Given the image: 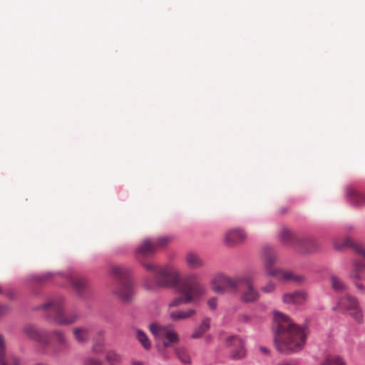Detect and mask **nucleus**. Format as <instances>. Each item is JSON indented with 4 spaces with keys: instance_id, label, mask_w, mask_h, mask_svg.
Wrapping results in <instances>:
<instances>
[{
    "instance_id": "f257e3e1",
    "label": "nucleus",
    "mask_w": 365,
    "mask_h": 365,
    "mask_svg": "<svg viewBox=\"0 0 365 365\" xmlns=\"http://www.w3.org/2000/svg\"><path fill=\"white\" fill-rule=\"evenodd\" d=\"M272 330L274 344L281 354H292L300 351L304 347L307 336L308 324L298 325L289 316L279 311L273 312Z\"/></svg>"
},
{
    "instance_id": "f03ea898",
    "label": "nucleus",
    "mask_w": 365,
    "mask_h": 365,
    "mask_svg": "<svg viewBox=\"0 0 365 365\" xmlns=\"http://www.w3.org/2000/svg\"><path fill=\"white\" fill-rule=\"evenodd\" d=\"M212 292L220 295H239L256 297V289L251 282L244 277H230L223 273L215 274L210 281Z\"/></svg>"
},
{
    "instance_id": "7ed1b4c3",
    "label": "nucleus",
    "mask_w": 365,
    "mask_h": 365,
    "mask_svg": "<svg viewBox=\"0 0 365 365\" xmlns=\"http://www.w3.org/2000/svg\"><path fill=\"white\" fill-rule=\"evenodd\" d=\"M156 250L153 240H145L137 249V258L143 267L154 274L158 284H173L178 277V272L176 269L166 266L158 267L152 262H144L143 258L153 255Z\"/></svg>"
},
{
    "instance_id": "20e7f679",
    "label": "nucleus",
    "mask_w": 365,
    "mask_h": 365,
    "mask_svg": "<svg viewBox=\"0 0 365 365\" xmlns=\"http://www.w3.org/2000/svg\"><path fill=\"white\" fill-rule=\"evenodd\" d=\"M43 309L46 311V317L58 325L73 324L80 317L77 309H66L62 298H52L51 300L37 307L35 309Z\"/></svg>"
},
{
    "instance_id": "39448f33",
    "label": "nucleus",
    "mask_w": 365,
    "mask_h": 365,
    "mask_svg": "<svg viewBox=\"0 0 365 365\" xmlns=\"http://www.w3.org/2000/svg\"><path fill=\"white\" fill-rule=\"evenodd\" d=\"M161 287H176L184 297H203L208 294V289L198 278L196 274H191L180 280L178 274V280L173 284H158Z\"/></svg>"
},
{
    "instance_id": "423d86ee",
    "label": "nucleus",
    "mask_w": 365,
    "mask_h": 365,
    "mask_svg": "<svg viewBox=\"0 0 365 365\" xmlns=\"http://www.w3.org/2000/svg\"><path fill=\"white\" fill-rule=\"evenodd\" d=\"M333 309L350 314L357 323L363 322V314L356 298H340L337 305L333 307Z\"/></svg>"
},
{
    "instance_id": "0eeeda50",
    "label": "nucleus",
    "mask_w": 365,
    "mask_h": 365,
    "mask_svg": "<svg viewBox=\"0 0 365 365\" xmlns=\"http://www.w3.org/2000/svg\"><path fill=\"white\" fill-rule=\"evenodd\" d=\"M24 333L31 340L36 341L41 346L38 351L46 353V346L50 343L51 333L47 331H39L36 326L27 324L23 327Z\"/></svg>"
},
{
    "instance_id": "6e6552de",
    "label": "nucleus",
    "mask_w": 365,
    "mask_h": 365,
    "mask_svg": "<svg viewBox=\"0 0 365 365\" xmlns=\"http://www.w3.org/2000/svg\"><path fill=\"white\" fill-rule=\"evenodd\" d=\"M225 345L232 348L230 353V357L232 360H241L246 356L245 340L237 335H231L226 338Z\"/></svg>"
},
{
    "instance_id": "1a4fd4ad",
    "label": "nucleus",
    "mask_w": 365,
    "mask_h": 365,
    "mask_svg": "<svg viewBox=\"0 0 365 365\" xmlns=\"http://www.w3.org/2000/svg\"><path fill=\"white\" fill-rule=\"evenodd\" d=\"M361 255V259H356L352 263L351 270L349 277L352 280H361L364 279L363 272L365 271V249L360 247L356 249Z\"/></svg>"
},
{
    "instance_id": "9d476101",
    "label": "nucleus",
    "mask_w": 365,
    "mask_h": 365,
    "mask_svg": "<svg viewBox=\"0 0 365 365\" xmlns=\"http://www.w3.org/2000/svg\"><path fill=\"white\" fill-rule=\"evenodd\" d=\"M271 276L275 277L278 280L285 282H292L296 284H302L305 281L304 276L298 274L292 271L281 268L271 271Z\"/></svg>"
},
{
    "instance_id": "9b49d317",
    "label": "nucleus",
    "mask_w": 365,
    "mask_h": 365,
    "mask_svg": "<svg viewBox=\"0 0 365 365\" xmlns=\"http://www.w3.org/2000/svg\"><path fill=\"white\" fill-rule=\"evenodd\" d=\"M247 237L245 232L240 228L229 230L225 234V242L230 245H235L243 242Z\"/></svg>"
},
{
    "instance_id": "f8f14e48",
    "label": "nucleus",
    "mask_w": 365,
    "mask_h": 365,
    "mask_svg": "<svg viewBox=\"0 0 365 365\" xmlns=\"http://www.w3.org/2000/svg\"><path fill=\"white\" fill-rule=\"evenodd\" d=\"M262 257L266 272L269 276H271V271L277 270L278 269L273 267V264L277 261L275 251L272 247H264L262 250Z\"/></svg>"
},
{
    "instance_id": "ddd939ff",
    "label": "nucleus",
    "mask_w": 365,
    "mask_h": 365,
    "mask_svg": "<svg viewBox=\"0 0 365 365\" xmlns=\"http://www.w3.org/2000/svg\"><path fill=\"white\" fill-rule=\"evenodd\" d=\"M0 365H20V359L11 354L6 359L5 341L2 334H0Z\"/></svg>"
},
{
    "instance_id": "4468645a",
    "label": "nucleus",
    "mask_w": 365,
    "mask_h": 365,
    "mask_svg": "<svg viewBox=\"0 0 365 365\" xmlns=\"http://www.w3.org/2000/svg\"><path fill=\"white\" fill-rule=\"evenodd\" d=\"M329 284L331 289L336 293L342 294L348 291V284L340 277L335 274L329 277Z\"/></svg>"
},
{
    "instance_id": "2eb2a0df",
    "label": "nucleus",
    "mask_w": 365,
    "mask_h": 365,
    "mask_svg": "<svg viewBox=\"0 0 365 365\" xmlns=\"http://www.w3.org/2000/svg\"><path fill=\"white\" fill-rule=\"evenodd\" d=\"M186 264L191 269H200L205 265L203 259L194 252H187L185 257Z\"/></svg>"
},
{
    "instance_id": "dca6fc26",
    "label": "nucleus",
    "mask_w": 365,
    "mask_h": 365,
    "mask_svg": "<svg viewBox=\"0 0 365 365\" xmlns=\"http://www.w3.org/2000/svg\"><path fill=\"white\" fill-rule=\"evenodd\" d=\"M307 298H283V302L292 311H302L306 308Z\"/></svg>"
},
{
    "instance_id": "f3484780",
    "label": "nucleus",
    "mask_w": 365,
    "mask_h": 365,
    "mask_svg": "<svg viewBox=\"0 0 365 365\" xmlns=\"http://www.w3.org/2000/svg\"><path fill=\"white\" fill-rule=\"evenodd\" d=\"M280 240L288 245H297L299 239L288 229L282 228L279 232Z\"/></svg>"
},
{
    "instance_id": "a211bd4d",
    "label": "nucleus",
    "mask_w": 365,
    "mask_h": 365,
    "mask_svg": "<svg viewBox=\"0 0 365 365\" xmlns=\"http://www.w3.org/2000/svg\"><path fill=\"white\" fill-rule=\"evenodd\" d=\"M297 245L301 247L302 251L305 252H313L318 248V244L314 238H305L299 240Z\"/></svg>"
},
{
    "instance_id": "6ab92c4d",
    "label": "nucleus",
    "mask_w": 365,
    "mask_h": 365,
    "mask_svg": "<svg viewBox=\"0 0 365 365\" xmlns=\"http://www.w3.org/2000/svg\"><path fill=\"white\" fill-rule=\"evenodd\" d=\"M347 195L352 203L356 205H365V195L358 192L354 188L349 187L347 189Z\"/></svg>"
},
{
    "instance_id": "aec40b11",
    "label": "nucleus",
    "mask_w": 365,
    "mask_h": 365,
    "mask_svg": "<svg viewBox=\"0 0 365 365\" xmlns=\"http://www.w3.org/2000/svg\"><path fill=\"white\" fill-rule=\"evenodd\" d=\"M70 282L73 287L79 292L86 290L88 287V280L83 277L72 276L70 277Z\"/></svg>"
},
{
    "instance_id": "412c9836",
    "label": "nucleus",
    "mask_w": 365,
    "mask_h": 365,
    "mask_svg": "<svg viewBox=\"0 0 365 365\" xmlns=\"http://www.w3.org/2000/svg\"><path fill=\"white\" fill-rule=\"evenodd\" d=\"M210 327V319L206 317L203 319L202 323L194 330L191 336L193 339L200 338Z\"/></svg>"
},
{
    "instance_id": "4be33fe9",
    "label": "nucleus",
    "mask_w": 365,
    "mask_h": 365,
    "mask_svg": "<svg viewBox=\"0 0 365 365\" xmlns=\"http://www.w3.org/2000/svg\"><path fill=\"white\" fill-rule=\"evenodd\" d=\"M200 298H175L170 303V307H178L181 304H193L195 307L200 306Z\"/></svg>"
},
{
    "instance_id": "5701e85b",
    "label": "nucleus",
    "mask_w": 365,
    "mask_h": 365,
    "mask_svg": "<svg viewBox=\"0 0 365 365\" xmlns=\"http://www.w3.org/2000/svg\"><path fill=\"white\" fill-rule=\"evenodd\" d=\"M108 272L111 276L121 279L126 276L128 269L121 265L110 264L108 267Z\"/></svg>"
},
{
    "instance_id": "b1692460",
    "label": "nucleus",
    "mask_w": 365,
    "mask_h": 365,
    "mask_svg": "<svg viewBox=\"0 0 365 365\" xmlns=\"http://www.w3.org/2000/svg\"><path fill=\"white\" fill-rule=\"evenodd\" d=\"M118 295V297H132L135 294V287L130 283H126L122 285H120L118 287V292L115 293Z\"/></svg>"
},
{
    "instance_id": "393cba45",
    "label": "nucleus",
    "mask_w": 365,
    "mask_h": 365,
    "mask_svg": "<svg viewBox=\"0 0 365 365\" xmlns=\"http://www.w3.org/2000/svg\"><path fill=\"white\" fill-rule=\"evenodd\" d=\"M195 313L192 308L187 309L185 311L177 310L170 313V318L173 320L187 319Z\"/></svg>"
},
{
    "instance_id": "a878e982",
    "label": "nucleus",
    "mask_w": 365,
    "mask_h": 365,
    "mask_svg": "<svg viewBox=\"0 0 365 365\" xmlns=\"http://www.w3.org/2000/svg\"><path fill=\"white\" fill-rule=\"evenodd\" d=\"M136 338L145 350L151 348V343L147 334L141 329L136 330Z\"/></svg>"
},
{
    "instance_id": "bb28decb",
    "label": "nucleus",
    "mask_w": 365,
    "mask_h": 365,
    "mask_svg": "<svg viewBox=\"0 0 365 365\" xmlns=\"http://www.w3.org/2000/svg\"><path fill=\"white\" fill-rule=\"evenodd\" d=\"M73 335L80 343L86 342L88 339V331L86 329L78 327L73 329Z\"/></svg>"
},
{
    "instance_id": "cd10ccee",
    "label": "nucleus",
    "mask_w": 365,
    "mask_h": 365,
    "mask_svg": "<svg viewBox=\"0 0 365 365\" xmlns=\"http://www.w3.org/2000/svg\"><path fill=\"white\" fill-rule=\"evenodd\" d=\"M51 334L54 335L60 346L64 349H68V342L64 333L62 331L55 330Z\"/></svg>"
},
{
    "instance_id": "c85d7f7f",
    "label": "nucleus",
    "mask_w": 365,
    "mask_h": 365,
    "mask_svg": "<svg viewBox=\"0 0 365 365\" xmlns=\"http://www.w3.org/2000/svg\"><path fill=\"white\" fill-rule=\"evenodd\" d=\"M106 360L110 364H119L122 361V356L116 351L110 350L106 352Z\"/></svg>"
},
{
    "instance_id": "c756f323",
    "label": "nucleus",
    "mask_w": 365,
    "mask_h": 365,
    "mask_svg": "<svg viewBox=\"0 0 365 365\" xmlns=\"http://www.w3.org/2000/svg\"><path fill=\"white\" fill-rule=\"evenodd\" d=\"M321 365H346L344 361L339 356H327Z\"/></svg>"
},
{
    "instance_id": "7c9ffc66",
    "label": "nucleus",
    "mask_w": 365,
    "mask_h": 365,
    "mask_svg": "<svg viewBox=\"0 0 365 365\" xmlns=\"http://www.w3.org/2000/svg\"><path fill=\"white\" fill-rule=\"evenodd\" d=\"M175 354H176L178 358L183 364H189L190 362V356L187 354V351L184 349H182V348L176 349Z\"/></svg>"
},
{
    "instance_id": "2f4dec72",
    "label": "nucleus",
    "mask_w": 365,
    "mask_h": 365,
    "mask_svg": "<svg viewBox=\"0 0 365 365\" xmlns=\"http://www.w3.org/2000/svg\"><path fill=\"white\" fill-rule=\"evenodd\" d=\"M163 334H165V339L171 343H175L179 341V337L178 334L171 329H165Z\"/></svg>"
},
{
    "instance_id": "473e14b6",
    "label": "nucleus",
    "mask_w": 365,
    "mask_h": 365,
    "mask_svg": "<svg viewBox=\"0 0 365 365\" xmlns=\"http://www.w3.org/2000/svg\"><path fill=\"white\" fill-rule=\"evenodd\" d=\"M171 241V237L168 236L160 237L158 239L153 240V242L155 243L156 249L158 247H163L168 245Z\"/></svg>"
},
{
    "instance_id": "72a5a7b5",
    "label": "nucleus",
    "mask_w": 365,
    "mask_h": 365,
    "mask_svg": "<svg viewBox=\"0 0 365 365\" xmlns=\"http://www.w3.org/2000/svg\"><path fill=\"white\" fill-rule=\"evenodd\" d=\"M149 329L150 332L155 336H157L159 334H163V332L164 331L163 328L160 327V326L155 323L150 324L149 326Z\"/></svg>"
},
{
    "instance_id": "f704fd0d",
    "label": "nucleus",
    "mask_w": 365,
    "mask_h": 365,
    "mask_svg": "<svg viewBox=\"0 0 365 365\" xmlns=\"http://www.w3.org/2000/svg\"><path fill=\"white\" fill-rule=\"evenodd\" d=\"M103 361L93 358V357H88L86 358L83 361V365H103Z\"/></svg>"
},
{
    "instance_id": "c9c22d12",
    "label": "nucleus",
    "mask_w": 365,
    "mask_h": 365,
    "mask_svg": "<svg viewBox=\"0 0 365 365\" xmlns=\"http://www.w3.org/2000/svg\"><path fill=\"white\" fill-rule=\"evenodd\" d=\"M275 288L274 283L269 282L267 285L261 288L264 294H271Z\"/></svg>"
},
{
    "instance_id": "e433bc0d",
    "label": "nucleus",
    "mask_w": 365,
    "mask_h": 365,
    "mask_svg": "<svg viewBox=\"0 0 365 365\" xmlns=\"http://www.w3.org/2000/svg\"><path fill=\"white\" fill-rule=\"evenodd\" d=\"M354 285L356 288L358 289V294L365 295V285L359 282H355Z\"/></svg>"
},
{
    "instance_id": "4c0bfd02",
    "label": "nucleus",
    "mask_w": 365,
    "mask_h": 365,
    "mask_svg": "<svg viewBox=\"0 0 365 365\" xmlns=\"http://www.w3.org/2000/svg\"><path fill=\"white\" fill-rule=\"evenodd\" d=\"M51 277H52V274L51 273L43 274V275L38 277L37 282L38 283L45 282L46 281H48L49 279H51Z\"/></svg>"
},
{
    "instance_id": "58836bf2",
    "label": "nucleus",
    "mask_w": 365,
    "mask_h": 365,
    "mask_svg": "<svg viewBox=\"0 0 365 365\" xmlns=\"http://www.w3.org/2000/svg\"><path fill=\"white\" fill-rule=\"evenodd\" d=\"M207 304L210 309H215L217 306V298H210V299L207 301Z\"/></svg>"
},
{
    "instance_id": "ea45409f",
    "label": "nucleus",
    "mask_w": 365,
    "mask_h": 365,
    "mask_svg": "<svg viewBox=\"0 0 365 365\" xmlns=\"http://www.w3.org/2000/svg\"><path fill=\"white\" fill-rule=\"evenodd\" d=\"M9 310V307L6 304H0V318L5 316Z\"/></svg>"
},
{
    "instance_id": "a19ab883",
    "label": "nucleus",
    "mask_w": 365,
    "mask_h": 365,
    "mask_svg": "<svg viewBox=\"0 0 365 365\" xmlns=\"http://www.w3.org/2000/svg\"><path fill=\"white\" fill-rule=\"evenodd\" d=\"M277 365H297V364L292 361H283Z\"/></svg>"
},
{
    "instance_id": "79ce46f5",
    "label": "nucleus",
    "mask_w": 365,
    "mask_h": 365,
    "mask_svg": "<svg viewBox=\"0 0 365 365\" xmlns=\"http://www.w3.org/2000/svg\"><path fill=\"white\" fill-rule=\"evenodd\" d=\"M284 297H304V294L299 292H295L294 294H284Z\"/></svg>"
},
{
    "instance_id": "37998d69",
    "label": "nucleus",
    "mask_w": 365,
    "mask_h": 365,
    "mask_svg": "<svg viewBox=\"0 0 365 365\" xmlns=\"http://www.w3.org/2000/svg\"><path fill=\"white\" fill-rule=\"evenodd\" d=\"M259 349L264 354H268L269 353V349L265 346H261Z\"/></svg>"
},
{
    "instance_id": "c03bdc74",
    "label": "nucleus",
    "mask_w": 365,
    "mask_h": 365,
    "mask_svg": "<svg viewBox=\"0 0 365 365\" xmlns=\"http://www.w3.org/2000/svg\"><path fill=\"white\" fill-rule=\"evenodd\" d=\"M242 300L245 302V303H249V302H251L253 301V299H255V298H248V297H246V298H241Z\"/></svg>"
},
{
    "instance_id": "a18cd8bd",
    "label": "nucleus",
    "mask_w": 365,
    "mask_h": 365,
    "mask_svg": "<svg viewBox=\"0 0 365 365\" xmlns=\"http://www.w3.org/2000/svg\"><path fill=\"white\" fill-rule=\"evenodd\" d=\"M131 365H144V363L141 361H132Z\"/></svg>"
},
{
    "instance_id": "49530a36",
    "label": "nucleus",
    "mask_w": 365,
    "mask_h": 365,
    "mask_svg": "<svg viewBox=\"0 0 365 365\" xmlns=\"http://www.w3.org/2000/svg\"><path fill=\"white\" fill-rule=\"evenodd\" d=\"M170 343L171 342H169V341H168V340L167 341H163V346L164 348H168V347L170 346Z\"/></svg>"
},
{
    "instance_id": "de8ad7c7",
    "label": "nucleus",
    "mask_w": 365,
    "mask_h": 365,
    "mask_svg": "<svg viewBox=\"0 0 365 365\" xmlns=\"http://www.w3.org/2000/svg\"><path fill=\"white\" fill-rule=\"evenodd\" d=\"M9 293L6 292V291H4L1 287L0 286V295H5V294H8Z\"/></svg>"
},
{
    "instance_id": "09e8293b",
    "label": "nucleus",
    "mask_w": 365,
    "mask_h": 365,
    "mask_svg": "<svg viewBox=\"0 0 365 365\" xmlns=\"http://www.w3.org/2000/svg\"><path fill=\"white\" fill-rule=\"evenodd\" d=\"M93 351L94 352H98L100 351V348L97 345H94L93 347Z\"/></svg>"
},
{
    "instance_id": "8fccbe9b",
    "label": "nucleus",
    "mask_w": 365,
    "mask_h": 365,
    "mask_svg": "<svg viewBox=\"0 0 365 365\" xmlns=\"http://www.w3.org/2000/svg\"><path fill=\"white\" fill-rule=\"evenodd\" d=\"M123 302H130V299L131 298H128V297H126V298H122Z\"/></svg>"
},
{
    "instance_id": "3c124183",
    "label": "nucleus",
    "mask_w": 365,
    "mask_h": 365,
    "mask_svg": "<svg viewBox=\"0 0 365 365\" xmlns=\"http://www.w3.org/2000/svg\"><path fill=\"white\" fill-rule=\"evenodd\" d=\"M350 244H351V241L349 240H346L345 242L344 246H346V247L349 246V245H350Z\"/></svg>"
},
{
    "instance_id": "603ef678",
    "label": "nucleus",
    "mask_w": 365,
    "mask_h": 365,
    "mask_svg": "<svg viewBox=\"0 0 365 365\" xmlns=\"http://www.w3.org/2000/svg\"><path fill=\"white\" fill-rule=\"evenodd\" d=\"M162 355L164 356V357H167L166 355L164 354V353H162Z\"/></svg>"
},
{
    "instance_id": "864d4df0",
    "label": "nucleus",
    "mask_w": 365,
    "mask_h": 365,
    "mask_svg": "<svg viewBox=\"0 0 365 365\" xmlns=\"http://www.w3.org/2000/svg\"><path fill=\"white\" fill-rule=\"evenodd\" d=\"M110 365H114V364H110Z\"/></svg>"
}]
</instances>
